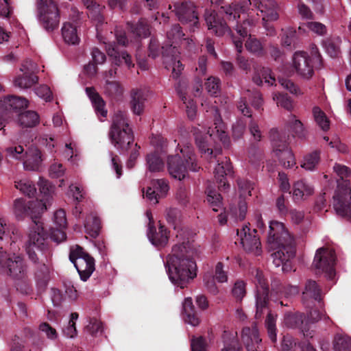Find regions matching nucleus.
I'll use <instances>...</instances> for the list:
<instances>
[{
	"instance_id": "obj_1",
	"label": "nucleus",
	"mask_w": 351,
	"mask_h": 351,
	"mask_svg": "<svg viewBox=\"0 0 351 351\" xmlns=\"http://www.w3.org/2000/svg\"><path fill=\"white\" fill-rule=\"evenodd\" d=\"M201 252L200 246L193 241H183L173 246L167 257L166 269L171 282L183 289L197 276L195 258Z\"/></svg>"
},
{
	"instance_id": "obj_2",
	"label": "nucleus",
	"mask_w": 351,
	"mask_h": 351,
	"mask_svg": "<svg viewBox=\"0 0 351 351\" xmlns=\"http://www.w3.org/2000/svg\"><path fill=\"white\" fill-rule=\"evenodd\" d=\"M212 110L214 112L215 128H209L206 134H203V131L197 128H194L193 130L197 147L201 153L208 156L213 154V148L216 153L220 152V149L216 147L218 143H221L224 146H228L230 143L229 138L225 130V125L222 121L218 109L213 106Z\"/></svg>"
},
{
	"instance_id": "obj_3",
	"label": "nucleus",
	"mask_w": 351,
	"mask_h": 351,
	"mask_svg": "<svg viewBox=\"0 0 351 351\" xmlns=\"http://www.w3.org/2000/svg\"><path fill=\"white\" fill-rule=\"evenodd\" d=\"M167 36L169 43L162 47L163 64L165 69L171 71L173 78H178L181 74L184 66L180 60V52L173 45L180 41L184 34L180 25H175L167 32Z\"/></svg>"
},
{
	"instance_id": "obj_4",
	"label": "nucleus",
	"mask_w": 351,
	"mask_h": 351,
	"mask_svg": "<svg viewBox=\"0 0 351 351\" xmlns=\"http://www.w3.org/2000/svg\"><path fill=\"white\" fill-rule=\"evenodd\" d=\"M167 167L169 174L179 180L186 178L189 170L196 171L199 167L192 147L186 145L179 148V152L168 158Z\"/></svg>"
},
{
	"instance_id": "obj_5",
	"label": "nucleus",
	"mask_w": 351,
	"mask_h": 351,
	"mask_svg": "<svg viewBox=\"0 0 351 351\" xmlns=\"http://www.w3.org/2000/svg\"><path fill=\"white\" fill-rule=\"evenodd\" d=\"M109 136L111 143L117 149H127L132 143V133L125 112L119 110L114 113Z\"/></svg>"
},
{
	"instance_id": "obj_6",
	"label": "nucleus",
	"mask_w": 351,
	"mask_h": 351,
	"mask_svg": "<svg viewBox=\"0 0 351 351\" xmlns=\"http://www.w3.org/2000/svg\"><path fill=\"white\" fill-rule=\"evenodd\" d=\"M267 243L269 249L274 252L282 249L287 250V256L294 254V240L281 222L272 221L269 223Z\"/></svg>"
},
{
	"instance_id": "obj_7",
	"label": "nucleus",
	"mask_w": 351,
	"mask_h": 351,
	"mask_svg": "<svg viewBox=\"0 0 351 351\" xmlns=\"http://www.w3.org/2000/svg\"><path fill=\"white\" fill-rule=\"evenodd\" d=\"M252 4L250 0L243 1L240 5L221 7L223 11L226 13L227 19L229 21H237V18L240 19L241 16L244 20L243 23L241 25H237L236 31L239 35L240 38L236 39L233 38V43L239 53H241L243 49L242 39L247 36L248 31L247 29V25H250V22L246 20V14L247 17L252 16V12H249L248 6Z\"/></svg>"
},
{
	"instance_id": "obj_8",
	"label": "nucleus",
	"mask_w": 351,
	"mask_h": 351,
	"mask_svg": "<svg viewBox=\"0 0 351 351\" xmlns=\"http://www.w3.org/2000/svg\"><path fill=\"white\" fill-rule=\"evenodd\" d=\"M36 250L41 253L48 250L47 235L44 230L43 223L40 220L33 221L26 245L27 253L34 262L38 259Z\"/></svg>"
},
{
	"instance_id": "obj_9",
	"label": "nucleus",
	"mask_w": 351,
	"mask_h": 351,
	"mask_svg": "<svg viewBox=\"0 0 351 351\" xmlns=\"http://www.w3.org/2000/svg\"><path fill=\"white\" fill-rule=\"evenodd\" d=\"M37 17L45 30L52 32L60 23L57 4L53 0H38Z\"/></svg>"
},
{
	"instance_id": "obj_10",
	"label": "nucleus",
	"mask_w": 351,
	"mask_h": 351,
	"mask_svg": "<svg viewBox=\"0 0 351 351\" xmlns=\"http://www.w3.org/2000/svg\"><path fill=\"white\" fill-rule=\"evenodd\" d=\"M26 271V265L19 255L8 254L0 248V274L12 276L15 278H22Z\"/></svg>"
},
{
	"instance_id": "obj_11",
	"label": "nucleus",
	"mask_w": 351,
	"mask_h": 351,
	"mask_svg": "<svg viewBox=\"0 0 351 351\" xmlns=\"http://www.w3.org/2000/svg\"><path fill=\"white\" fill-rule=\"evenodd\" d=\"M69 258L74 264L81 279L86 281L95 270L94 259L79 246L71 250Z\"/></svg>"
},
{
	"instance_id": "obj_12",
	"label": "nucleus",
	"mask_w": 351,
	"mask_h": 351,
	"mask_svg": "<svg viewBox=\"0 0 351 351\" xmlns=\"http://www.w3.org/2000/svg\"><path fill=\"white\" fill-rule=\"evenodd\" d=\"M335 254L332 250L321 247L317 250L313 266L319 272L325 273L327 278L331 280L335 276Z\"/></svg>"
},
{
	"instance_id": "obj_13",
	"label": "nucleus",
	"mask_w": 351,
	"mask_h": 351,
	"mask_svg": "<svg viewBox=\"0 0 351 351\" xmlns=\"http://www.w3.org/2000/svg\"><path fill=\"white\" fill-rule=\"evenodd\" d=\"M333 207L338 215L351 218V189L347 182L338 186L333 197Z\"/></svg>"
},
{
	"instance_id": "obj_14",
	"label": "nucleus",
	"mask_w": 351,
	"mask_h": 351,
	"mask_svg": "<svg viewBox=\"0 0 351 351\" xmlns=\"http://www.w3.org/2000/svg\"><path fill=\"white\" fill-rule=\"evenodd\" d=\"M273 153L274 156L285 168H291L295 165V159L292 151L288 147L285 140L278 139L277 130L272 136Z\"/></svg>"
},
{
	"instance_id": "obj_15",
	"label": "nucleus",
	"mask_w": 351,
	"mask_h": 351,
	"mask_svg": "<svg viewBox=\"0 0 351 351\" xmlns=\"http://www.w3.org/2000/svg\"><path fill=\"white\" fill-rule=\"evenodd\" d=\"M256 8L261 12L263 16V25L267 31V34L272 36L275 30L267 22L274 21L278 19V14L276 11V3L274 0H252Z\"/></svg>"
},
{
	"instance_id": "obj_16",
	"label": "nucleus",
	"mask_w": 351,
	"mask_h": 351,
	"mask_svg": "<svg viewBox=\"0 0 351 351\" xmlns=\"http://www.w3.org/2000/svg\"><path fill=\"white\" fill-rule=\"evenodd\" d=\"M256 233L255 229L251 230L247 226L237 230V236L244 250L254 256H259L261 254V242Z\"/></svg>"
},
{
	"instance_id": "obj_17",
	"label": "nucleus",
	"mask_w": 351,
	"mask_h": 351,
	"mask_svg": "<svg viewBox=\"0 0 351 351\" xmlns=\"http://www.w3.org/2000/svg\"><path fill=\"white\" fill-rule=\"evenodd\" d=\"M255 284L256 286V317L258 318L261 316L263 309L266 308L268 300V286L261 271H256Z\"/></svg>"
},
{
	"instance_id": "obj_18",
	"label": "nucleus",
	"mask_w": 351,
	"mask_h": 351,
	"mask_svg": "<svg viewBox=\"0 0 351 351\" xmlns=\"http://www.w3.org/2000/svg\"><path fill=\"white\" fill-rule=\"evenodd\" d=\"M293 67L296 73L304 79H309L313 74L312 60L306 52L297 51L293 57Z\"/></svg>"
},
{
	"instance_id": "obj_19",
	"label": "nucleus",
	"mask_w": 351,
	"mask_h": 351,
	"mask_svg": "<svg viewBox=\"0 0 351 351\" xmlns=\"http://www.w3.org/2000/svg\"><path fill=\"white\" fill-rule=\"evenodd\" d=\"M146 215L149 219V230L147 232V237L149 241L152 245L158 247H162L165 246L169 240V234L167 229L163 226L160 225L158 232H156L154 227L152 213L149 211H147Z\"/></svg>"
},
{
	"instance_id": "obj_20",
	"label": "nucleus",
	"mask_w": 351,
	"mask_h": 351,
	"mask_svg": "<svg viewBox=\"0 0 351 351\" xmlns=\"http://www.w3.org/2000/svg\"><path fill=\"white\" fill-rule=\"evenodd\" d=\"M176 14L183 23H189L190 27H195L198 24V16L195 6L191 3H182L174 5Z\"/></svg>"
},
{
	"instance_id": "obj_21",
	"label": "nucleus",
	"mask_w": 351,
	"mask_h": 351,
	"mask_svg": "<svg viewBox=\"0 0 351 351\" xmlns=\"http://www.w3.org/2000/svg\"><path fill=\"white\" fill-rule=\"evenodd\" d=\"M53 225L54 227L51 228V239L57 243L65 241L66 236L64 229L66 228L67 222L64 210L60 209L54 213Z\"/></svg>"
},
{
	"instance_id": "obj_22",
	"label": "nucleus",
	"mask_w": 351,
	"mask_h": 351,
	"mask_svg": "<svg viewBox=\"0 0 351 351\" xmlns=\"http://www.w3.org/2000/svg\"><path fill=\"white\" fill-rule=\"evenodd\" d=\"M215 280L218 282H225L228 280L226 272L223 270L221 263H218L215 266V275L213 276L211 274L207 273L204 276V282L210 293L215 295L218 293V290L215 284Z\"/></svg>"
},
{
	"instance_id": "obj_23",
	"label": "nucleus",
	"mask_w": 351,
	"mask_h": 351,
	"mask_svg": "<svg viewBox=\"0 0 351 351\" xmlns=\"http://www.w3.org/2000/svg\"><path fill=\"white\" fill-rule=\"evenodd\" d=\"M29 101L25 98L8 96L0 99V116L6 111L20 110L28 106Z\"/></svg>"
},
{
	"instance_id": "obj_24",
	"label": "nucleus",
	"mask_w": 351,
	"mask_h": 351,
	"mask_svg": "<svg viewBox=\"0 0 351 351\" xmlns=\"http://www.w3.org/2000/svg\"><path fill=\"white\" fill-rule=\"evenodd\" d=\"M152 186L154 187H147L144 196L150 202L157 204L158 198L164 197L169 191V185L165 180H153Z\"/></svg>"
},
{
	"instance_id": "obj_25",
	"label": "nucleus",
	"mask_w": 351,
	"mask_h": 351,
	"mask_svg": "<svg viewBox=\"0 0 351 351\" xmlns=\"http://www.w3.org/2000/svg\"><path fill=\"white\" fill-rule=\"evenodd\" d=\"M284 324L288 328H299L304 336L307 338L313 337L315 330L306 328L304 315L302 313L286 314L284 318Z\"/></svg>"
},
{
	"instance_id": "obj_26",
	"label": "nucleus",
	"mask_w": 351,
	"mask_h": 351,
	"mask_svg": "<svg viewBox=\"0 0 351 351\" xmlns=\"http://www.w3.org/2000/svg\"><path fill=\"white\" fill-rule=\"evenodd\" d=\"M247 98L252 100V105L256 108L259 109L263 103L261 94L258 91L251 92L247 90L243 97L238 103V109L245 116L251 117V112L247 106Z\"/></svg>"
},
{
	"instance_id": "obj_27",
	"label": "nucleus",
	"mask_w": 351,
	"mask_h": 351,
	"mask_svg": "<svg viewBox=\"0 0 351 351\" xmlns=\"http://www.w3.org/2000/svg\"><path fill=\"white\" fill-rule=\"evenodd\" d=\"M205 21L208 29L218 36H223L228 31L226 23L215 12L207 11Z\"/></svg>"
},
{
	"instance_id": "obj_28",
	"label": "nucleus",
	"mask_w": 351,
	"mask_h": 351,
	"mask_svg": "<svg viewBox=\"0 0 351 351\" xmlns=\"http://www.w3.org/2000/svg\"><path fill=\"white\" fill-rule=\"evenodd\" d=\"M43 156L40 151L36 147H31L25 152L23 160L25 169L38 171L42 166Z\"/></svg>"
},
{
	"instance_id": "obj_29",
	"label": "nucleus",
	"mask_w": 351,
	"mask_h": 351,
	"mask_svg": "<svg viewBox=\"0 0 351 351\" xmlns=\"http://www.w3.org/2000/svg\"><path fill=\"white\" fill-rule=\"evenodd\" d=\"M232 169V165L226 158L219 162L215 169V178L219 183V188L222 191H226L230 187V185L226 183V176L231 173Z\"/></svg>"
},
{
	"instance_id": "obj_30",
	"label": "nucleus",
	"mask_w": 351,
	"mask_h": 351,
	"mask_svg": "<svg viewBox=\"0 0 351 351\" xmlns=\"http://www.w3.org/2000/svg\"><path fill=\"white\" fill-rule=\"evenodd\" d=\"M241 339L247 351H255L256 346L261 341L256 326H252V328H244L242 331Z\"/></svg>"
},
{
	"instance_id": "obj_31",
	"label": "nucleus",
	"mask_w": 351,
	"mask_h": 351,
	"mask_svg": "<svg viewBox=\"0 0 351 351\" xmlns=\"http://www.w3.org/2000/svg\"><path fill=\"white\" fill-rule=\"evenodd\" d=\"M314 193L313 186L304 180L295 182L293 188V199L295 202H301L306 199Z\"/></svg>"
},
{
	"instance_id": "obj_32",
	"label": "nucleus",
	"mask_w": 351,
	"mask_h": 351,
	"mask_svg": "<svg viewBox=\"0 0 351 351\" xmlns=\"http://www.w3.org/2000/svg\"><path fill=\"white\" fill-rule=\"evenodd\" d=\"M106 50L115 64L121 65L124 63L128 68L134 66L131 56L125 51H119L115 45L108 44Z\"/></svg>"
},
{
	"instance_id": "obj_33",
	"label": "nucleus",
	"mask_w": 351,
	"mask_h": 351,
	"mask_svg": "<svg viewBox=\"0 0 351 351\" xmlns=\"http://www.w3.org/2000/svg\"><path fill=\"white\" fill-rule=\"evenodd\" d=\"M86 93L90 99L97 116H101L103 118L106 117L107 110L105 108V102L101 97L95 91L94 88H86Z\"/></svg>"
},
{
	"instance_id": "obj_34",
	"label": "nucleus",
	"mask_w": 351,
	"mask_h": 351,
	"mask_svg": "<svg viewBox=\"0 0 351 351\" xmlns=\"http://www.w3.org/2000/svg\"><path fill=\"white\" fill-rule=\"evenodd\" d=\"M131 109L134 114L140 115L143 111L147 95L142 90H134L131 93Z\"/></svg>"
},
{
	"instance_id": "obj_35",
	"label": "nucleus",
	"mask_w": 351,
	"mask_h": 351,
	"mask_svg": "<svg viewBox=\"0 0 351 351\" xmlns=\"http://www.w3.org/2000/svg\"><path fill=\"white\" fill-rule=\"evenodd\" d=\"M320 289L315 281L308 280L302 292V300L304 303L320 300Z\"/></svg>"
},
{
	"instance_id": "obj_36",
	"label": "nucleus",
	"mask_w": 351,
	"mask_h": 351,
	"mask_svg": "<svg viewBox=\"0 0 351 351\" xmlns=\"http://www.w3.org/2000/svg\"><path fill=\"white\" fill-rule=\"evenodd\" d=\"M294 254L295 253L290 256H287V250L280 249L271 254L273 263L276 267L282 266V270L284 272H288L291 270L289 260L294 256Z\"/></svg>"
},
{
	"instance_id": "obj_37",
	"label": "nucleus",
	"mask_w": 351,
	"mask_h": 351,
	"mask_svg": "<svg viewBox=\"0 0 351 351\" xmlns=\"http://www.w3.org/2000/svg\"><path fill=\"white\" fill-rule=\"evenodd\" d=\"M38 77L35 74L24 73L16 75L14 80V86L20 89H27L36 84Z\"/></svg>"
},
{
	"instance_id": "obj_38",
	"label": "nucleus",
	"mask_w": 351,
	"mask_h": 351,
	"mask_svg": "<svg viewBox=\"0 0 351 351\" xmlns=\"http://www.w3.org/2000/svg\"><path fill=\"white\" fill-rule=\"evenodd\" d=\"M62 36L69 45H77L80 42L76 27L70 23H64L62 27Z\"/></svg>"
},
{
	"instance_id": "obj_39",
	"label": "nucleus",
	"mask_w": 351,
	"mask_h": 351,
	"mask_svg": "<svg viewBox=\"0 0 351 351\" xmlns=\"http://www.w3.org/2000/svg\"><path fill=\"white\" fill-rule=\"evenodd\" d=\"M316 351L308 343H304L302 346L297 344L291 337H285L282 343V351Z\"/></svg>"
},
{
	"instance_id": "obj_40",
	"label": "nucleus",
	"mask_w": 351,
	"mask_h": 351,
	"mask_svg": "<svg viewBox=\"0 0 351 351\" xmlns=\"http://www.w3.org/2000/svg\"><path fill=\"white\" fill-rule=\"evenodd\" d=\"M51 202H47L44 199L38 197L36 200L29 201V205L30 206L31 217L34 220L45 211L47 210L48 206L51 204Z\"/></svg>"
},
{
	"instance_id": "obj_41",
	"label": "nucleus",
	"mask_w": 351,
	"mask_h": 351,
	"mask_svg": "<svg viewBox=\"0 0 351 351\" xmlns=\"http://www.w3.org/2000/svg\"><path fill=\"white\" fill-rule=\"evenodd\" d=\"M38 114L32 110L26 111L19 115L18 122L24 128H32L36 126L39 123Z\"/></svg>"
},
{
	"instance_id": "obj_42",
	"label": "nucleus",
	"mask_w": 351,
	"mask_h": 351,
	"mask_svg": "<svg viewBox=\"0 0 351 351\" xmlns=\"http://www.w3.org/2000/svg\"><path fill=\"white\" fill-rule=\"evenodd\" d=\"M104 93L111 98L120 97L123 93V88L118 81L106 80L103 87Z\"/></svg>"
},
{
	"instance_id": "obj_43",
	"label": "nucleus",
	"mask_w": 351,
	"mask_h": 351,
	"mask_svg": "<svg viewBox=\"0 0 351 351\" xmlns=\"http://www.w3.org/2000/svg\"><path fill=\"white\" fill-rule=\"evenodd\" d=\"M253 82L257 85H262L263 82L269 86L274 84L276 80L272 75L271 70L267 68H263L257 72L252 78Z\"/></svg>"
},
{
	"instance_id": "obj_44",
	"label": "nucleus",
	"mask_w": 351,
	"mask_h": 351,
	"mask_svg": "<svg viewBox=\"0 0 351 351\" xmlns=\"http://www.w3.org/2000/svg\"><path fill=\"white\" fill-rule=\"evenodd\" d=\"M38 186L40 191L38 197L44 199L47 202L51 203L54 186H52L49 181L41 178L39 179Z\"/></svg>"
},
{
	"instance_id": "obj_45",
	"label": "nucleus",
	"mask_w": 351,
	"mask_h": 351,
	"mask_svg": "<svg viewBox=\"0 0 351 351\" xmlns=\"http://www.w3.org/2000/svg\"><path fill=\"white\" fill-rule=\"evenodd\" d=\"M14 213L18 218H23L26 216L31 217L29 202L26 203L23 198L16 199L14 203Z\"/></svg>"
},
{
	"instance_id": "obj_46",
	"label": "nucleus",
	"mask_w": 351,
	"mask_h": 351,
	"mask_svg": "<svg viewBox=\"0 0 351 351\" xmlns=\"http://www.w3.org/2000/svg\"><path fill=\"white\" fill-rule=\"evenodd\" d=\"M15 187L19 190L23 194L32 197L36 193L35 186L27 179H22L15 182Z\"/></svg>"
},
{
	"instance_id": "obj_47",
	"label": "nucleus",
	"mask_w": 351,
	"mask_h": 351,
	"mask_svg": "<svg viewBox=\"0 0 351 351\" xmlns=\"http://www.w3.org/2000/svg\"><path fill=\"white\" fill-rule=\"evenodd\" d=\"M147 163L149 172H158L164 168V163L156 152L147 156Z\"/></svg>"
},
{
	"instance_id": "obj_48",
	"label": "nucleus",
	"mask_w": 351,
	"mask_h": 351,
	"mask_svg": "<svg viewBox=\"0 0 351 351\" xmlns=\"http://www.w3.org/2000/svg\"><path fill=\"white\" fill-rule=\"evenodd\" d=\"M333 348L335 351H350L351 339L343 335H337L334 339Z\"/></svg>"
},
{
	"instance_id": "obj_49",
	"label": "nucleus",
	"mask_w": 351,
	"mask_h": 351,
	"mask_svg": "<svg viewBox=\"0 0 351 351\" xmlns=\"http://www.w3.org/2000/svg\"><path fill=\"white\" fill-rule=\"evenodd\" d=\"M313 114L316 123L322 130L326 131L329 129V120L326 114L319 107L315 106L313 108Z\"/></svg>"
},
{
	"instance_id": "obj_50",
	"label": "nucleus",
	"mask_w": 351,
	"mask_h": 351,
	"mask_svg": "<svg viewBox=\"0 0 351 351\" xmlns=\"http://www.w3.org/2000/svg\"><path fill=\"white\" fill-rule=\"evenodd\" d=\"M207 193V202L212 207L213 210L215 212L219 211L221 207V197L220 194L217 193L215 190L208 188Z\"/></svg>"
},
{
	"instance_id": "obj_51",
	"label": "nucleus",
	"mask_w": 351,
	"mask_h": 351,
	"mask_svg": "<svg viewBox=\"0 0 351 351\" xmlns=\"http://www.w3.org/2000/svg\"><path fill=\"white\" fill-rule=\"evenodd\" d=\"M319 162V152H313L306 155L303 160L301 167L306 170L312 171Z\"/></svg>"
},
{
	"instance_id": "obj_52",
	"label": "nucleus",
	"mask_w": 351,
	"mask_h": 351,
	"mask_svg": "<svg viewBox=\"0 0 351 351\" xmlns=\"http://www.w3.org/2000/svg\"><path fill=\"white\" fill-rule=\"evenodd\" d=\"M273 100L276 101L278 106H280L286 110H291L293 108L292 101L287 95L278 93H274Z\"/></svg>"
},
{
	"instance_id": "obj_53",
	"label": "nucleus",
	"mask_w": 351,
	"mask_h": 351,
	"mask_svg": "<svg viewBox=\"0 0 351 351\" xmlns=\"http://www.w3.org/2000/svg\"><path fill=\"white\" fill-rule=\"evenodd\" d=\"M92 221L88 219L84 224L86 232L93 237H96L100 229V221L97 217H92Z\"/></svg>"
},
{
	"instance_id": "obj_54",
	"label": "nucleus",
	"mask_w": 351,
	"mask_h": 351,
	"mask_svg": "<svg viewBox=\"0 0 351 351\" xmlns=\"http://www.w3.org/2000/svg\"><path fill=\"white\" fill-rule=\"evenodd\" d=\"M39 332L49 340H56L58 337L56 330L47 322H43L39 325Z\"/></svg>"
},
{
	"instance_id": "obj_55",
	"label": "nucleus",
	"mask_w": 351,
	"mask_h": 351,
	"mask_svg": "<svg viewBox=\"0 0 351 351\" xmlns=\"http://www.w3.org/2000/svg\"><path fill=\"white\" fill-rule=\"evenodd\" d=\"M78 318L77 313H73L71 315L70 320L69 321L67 326L63 328V332L65 336L69 338H74L77 335V330L75 328V321Z\"/></svg>"
},
{
	"instance_id": "obj_56",
	"label": "nucleus",
	"mask_w": 351,
	"mask_h": 351,
	"mask_svg": "<svg viewBox=\"0 0 351 351\" xmlns=\"http://www.w3.org/2000/svg\"><path fill=\"white\" fill-rule=\"evenodd\" d=\"M205 87L210 95L217 96L220 89V80L215 77H210L205 83Z\"/></svg>"
},
{
	"instance_id": "obj_57",
	"label": "nucleus",
	"mask_w": 351,
	"mask_h": 351,
	"mask_svg": "<svg viewBox=\"0 0 351 351\" xmlns=\"http://www.w3.org/2000/svg\"><path fill=\"white\" fill-rule=\"evenodd\" d=\"M182 100L183 101L185 107L186 112L188 117L190 119H193L197 113V106L193 100L191 98H189L186 95H180Z\"/></svg>"
},
{
	"instance_id": "obj_58",
	"label": "nucleus",
	"mask_w": 351,
	"mask_h": 351,
	"mask_svg": "<svg viewBox=\"0 0 351 351\" xmlns=\"http://www.w3.org/2000/svg\"><path fill=\"white\" fill-rule=\"evenodd\" d=\"M265 325L267 328V332L270 339L275 342L276 341V317L271 313L267 315L265 320Z\"/></svg>"
},
{
	"instance_id": "obj_59",
	"label": "nucleus",
	"mask_w": 351,
	"mask_h": 351,
	"mask_svg": "<svg viewBox=\"0 0 351 351\" xmlns=\"http://www.w3.org/2000/svg\"><path fill=\"white\" fill-rule=\"evenodd\" d=\"M132 32L138 37H147L149 35V29L145 20H141L135 27H131Z\"/></svg>"
},
{
	"instance_id": "obj_60",
	"label": "nucleus",
	"mask_w": 351,
	"mask_h": 351,
	"mask_svg": "<svg viewBox=\"0 0 351 351\" xmlns=\"http://www.w3.org/2000/svg\"><path fill=\"white\" fill-rule=\"evenodd\" d=\"M239 191L241 197L245 198L251 195V191L253 189V184L250 181L243 179L237 180Z\"/></svg>"
},
{
	"instance_id": "obj_61",
	"label": "nucleus",
	"mask_w": 351,
	"mask_h": 351,
	"mask_svg": "<svg viewBox=\"0 0 351 351\" xmlns=\"http://www.w3.org/2000/svg\"><path fill=\"white\" fill-rule=\"evenodd\" d=\"M311 32L318 36H324L327 32L325 25L317 21L307 22L304 24Z\"/></svg>"
},
{
	"instance_id": "obj_62",
	"label": "nucleus",
	"mask_w": 351,
	"mask_h": 351,
	"mask_svg": "<svg viewBox=\"0 0 351 351\" xmlns=\"http://www.w3.org/2000/svg\"><path fill=\"white\" fill-rule=\"evenodd\" d=\"M5 152L8 157L16 160H23L25 155L21 145L10 146L6 149Z\"/></svg>"
},
{
	"instance_id": "obj_63",
	"label": "nucleus",
	"mask_w": 351,
	"mask_h": 351,
	"mask_svg": "<svg viewBox=\"0 0 351 351\" xmlns=\"http://www.w3.org/2000/svg\"><path fill=\"white\" fill-rule=\"evenodd\" d=\"M340 43L341 40L339 37L335 38L333 40H328L326 43V50L331 57H335L339 54L340 51Z\"/></svg>"
},
{
	"instance_id": "obj_64",
	"label": "nucleus",
	"mask_w": 351,
	"mask_h": 351,
	"mask_svg": "<svg viewBox=\"0 0 351 351\" xmlns=\"http://www.w3.org/2000/svg\"><path fill=\"white\" fill-rule=\"evenodd\" d=\"M324 140L328 143L331 148L335 149L339 152L346 153L348 151L346 145L342 143L337 136H334L330 141L328 136H324Z\"/></svg>"
}]
</instances>
